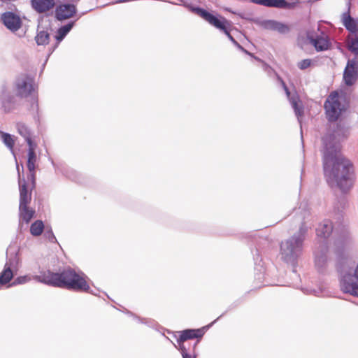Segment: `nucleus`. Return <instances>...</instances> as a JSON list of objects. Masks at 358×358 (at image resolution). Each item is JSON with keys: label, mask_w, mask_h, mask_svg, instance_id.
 Returning <instances> with one entry per match:
<instances>
[{"label": "nucleus", "mask_w": 358, "mask_h": 358, "mask_svg": "<svg viewBox=\"0 0 358 358\" xmlns=\"http://www.w3.org/2000/svg\"><path fill=\"white\" fill-rule=\"evenodd\" d=\"M334 138L329 135L323 138L324 145L323 166L327 182L336 184L343 192L350 189L352 186L350 171L352 169L350 162L341 153V147L334 143Z\"/></svg>", "instance_id": "1"}, {"label": "nucleus", "mask_w": 358, "mask_h": 358, "mask_svg": "<svg viewBox=\"0 0 358 358\" xmlns=\"http://www.w3.org/2000/svg\"><path fill=\"white\" fill-rule=\"evenodd\" d=\"M87 275L83 272H76L73 268L68 266L59 272L42 269L39 271V275H35L32 278L28 275L18 276L9 285V287L25 284L34 279L38 282L49 286L92 293L90 287L87 282Z\"/></svg>", "instance_id": "2"}, {"label": "nucleus", "mask_w": 358, "mask_h": 358, "mask_svg": "<svg viewBox=\"0 0 358 358\" xmlns=\"http://www.w3.org/2000/svg\"><path fill=\"white\" fill-rule=\"evenodd\" d=\"M13 90L15 96L12 95L7 90H3L2 93V106L6 112L10 111L15 106L16 97L23 99L31 95L35 90L34 78L27 73L20 74L13 83Z\"/></svg>", "instance_id": "3"}, {"label": "nucleus", "mask_w": 358, "mask_h": 358, "mask_svg": "<svg viewBox=\"0 0 358 358\" xmlns=\"http://www.w3.org/2000/svg\"><path fill=\"white\" fill-rule=\"evenodd\" d=\"M178 337L177 338V343L180 347L182 358H196V355H190L189 348H186V341L192 339H196V341L192 346L193 352L196 348L199 340L203 337L205 334V328H200L196 329H185L178 331Z\"/></svg>", "instance_id": "4"}, {"label": "nucleus", "mask_w": 358, "mask_h": 358, "mask_svg": "<svg viewBox=\"0 0 358 358\" xmlns=\"http://www.w3.org/2000/svg\"><path fill=\"white\" fill-rule=\"evenodd\" d=\"M178 337L177 338V343L180 347L182 358H196V355H190L189 348H186V341L192 339H196V341L192 346L193 352L196 348L199 340L203 337L205 334V328H200L196 329H185L178 331Z\"/></svg>", "instance_id": "5"}, {"label": "nucleus", "mask_w": 358, "mask_h": 358, "mask_svg": "<svg viewBox=\"0 0 358 358\" xmlns=\"http://www.w3.org/2000/svg\"><path fill=\"white\" fill-rule=\"evenodd\" d=\"M194 11L210 25L223 31L231 41H235L234 37L230 34L231 27V22L230 21L221 15H218L217 17L213 15L201 8H195Z\"/></svg>", "instance_id": "6"}, {"label": "nucleus", "mask_w": 358, "mask_h": 358, "mask_svg": "<svg viewBox=\"0 0 358 358\" xmlns=\"http://www.w3.org/2000/svg\"><path fill=\"white\" fill-rule=\"evenodd\" d=\"M303 238L301 235L294 236L289 240L282 242L280 254L286 262L294 261L301 252Z\"/></svg>", "instance_id": "7"}, {"label": "nucleus", "mask_w": 358, "mask_h": 358, "mask_svg": "<svg viewBox=\"0 0 358 358\" xmlns=\"http://www.w3.org/2000/svg\"><path fill=\"white\" fill-rule=\"evenodd\" d=\"M326 115L329 121H336L343 110L337 92H332L324 103Z\"/></svg>", "instance_id": "8"}, {"label": "nucleus", "mask_w": 358, "mask_h": 358, "mask_svg": "<svg viewBox=\"0 0 358 358\" xmlns=\"http://www.w3.org/2000/svg\"><path fill=\"white\" fill-rule=\"evenodd\" d=\"M1 23L13 33L18 31L22 26V20L20 15L13 11H6L1 14Z\"/></svg>", "instance_id": "9"}, {"label": "nucleus", "mask_w": 358, "mask_h": 358, "mask_svg": "<svg viewBox=\"0 0 358 358\" xmlns=\"http://www.w3.org/2000/svg\"><path fill=\"white\" fill-rule=\"evenodd\" d=\"M17 171L18 173V183H19V189H20V204L19 206L22 205H29L31 200V190H28V186L27 182L24 178H21L20 171L19 165L17 164Z\"/></svg>", "instance_id": "10"}, {"label": "nucleus", "mask_w": 358, "mask_h": 358, "mask_svg": "<svg viewBox=\"0 0 358 358\" xmlns=\"http://www.w3.org/2000/svg\"><path fill=\"white\" fill-rule=\"evenodd\" d=\"M55 17L58 21H64L73 17L77 9L74 4L62 3L58 5L55 8Z\"/></svg>", "instance_id": "11"}, {"label": "nucleus", "mask_w": 358, "mask_h": 358, "mask_svg": "<svg viewBox=\"0 0 358 358\" xmlns=\"http://www.w3.org/2000/svg\"><path fill=\"white\" fill-rule=\"evenodd\" d=\"M358 77V62L356 59L349 60L345 69L343 79L347 85H352Z\"/></svg>", "instance_id": "12"}, {"label": "nucleus", "mask_w": 358, "mask_h": 358, "mask_svg": "<svg viewBox=\"0 0 358 358\" xmlns=\"http://www.w3.org/2000/svg\"><path fill=\"white\" fill-rule=\"evenodd\" d=\"M308 39L310 43L313 45L318 52L327 50L330 46L328 36L324 34L317 36L308 35Z\"/></svg>", "instance_id": "13"}, {"label": "nucleus", "mask_w": 358, "mask_h": 358, "mask_svg": "<svg viewBox=\"0 0 358 358\" xmlns=\"http://www.w3.org/2000/svg\"><path fill=\"white\" fill-rule=\"evenodd\" d=\"M32 8L38 13H44L53 8L55 0H31Z\"/></svg>", "instance_id": "14"}, {"label": "nucleus", "mask_w": 358, "mask_h": 358, "mask_svg": "<svg viewBox=\"0 0 358 358\" xmlns=\"http://www.w3.org/2000/svg\"><path fill=\"white\" fill-rule=\"evenodd\" d=\"M29 205L19 206V228H22V222L28 224L34 217L35 210L29 208Z\"/></svg>", "instance_id": "15"}, {"label": "nucleus", "mask_w": 358, "mask_h": 358, "mask_svg": "<svg viewBox=\"0 0 358 358\" xmlns=\"http://www.w3.org/2000/svg\"><path fill=\"white\" fill-rule=\"evenodd\" d=\"M74 24H75V21H71V22H69L66 24L60 27L57 29V34L55 36V39L57 41V44L55 45L54 48L52 50L50 53H52L55 50V49L57 47L58 44L64 40V38L66 37V36L72 29Z\"/></svg>", "instance_id": "16"}, {"label": "nucleus", "mask_w": 358, "mask_h": 358, "mask_svg": "<svg viewBox=\"0 0 358 358\" xmlns=\"http://www.w3.org/2000/svg\"><path fill=\"white\" fill-rule=\"evenodd\" d=\"M256 3L267 7H275L279 8H290L293 4L287 2L285 0H255Z\"/></svg>", "instance_id": "17"}, {"label": "nucleus", "mask_w": 358, "mask_h": 358, "mask_svg": "<svg viewBox=\"0 0 358 358\" xmlns=\"http://www.w3.org/2000/svg\"><path fill=\"white\" fill-rule=\"evenodd\" d=\"M264 24L266 29L277 31L280 34H285L289 31L288 25L274 20L266 21Z\"/></svg>", "instance_id": "18"}, {"label": "nucleus", "mask_w": 358, "mask_h": 358, "mask_svg": "<svg viewBox=\"0 0 358 358\" xmlns=\"http://www.w3.org/2000/svg\"><path fill=\"white\" fill-rule=\"evenodd\" d=\"M343 23L352 35L358 34V27L355 20L350 16L349 12L343 14Z\"/></svg>", "instance_id": "19"}, {"label": "nucleus", "mask_w": 358, "mask_h": 358, "mask_svg": "<svg viewBox=\"0 0 358 358\" xmlns=\"http://www.w3.org/2000/svg\"><path fill=\"white\" fill-rule=\"evenodd\" d=\"M332 224L329 220H324L317 228V236L323 238H327L332 232Z\"/></svg>", "instance_id": "20"}, {"label": "nucleus", "mask_w": 358, "mask_h": 358, "mask_svg": "<svg viewBox=\"0 0 358 358\" xmlns=\"http://www.w3.org/2000/svg\"><path fill=\"white\" fill-rule=\"evenodd\" d=\"M50 33L48 30L41 29L38 27L37 34L35 36V41L38 45H45L49 43L50 41Z\"/></svg>", "instance_id": "21"}, {"label": "nucleus", "mask_w": 358, "mask_h": 358, "mask_svg": "<svg viewBox=\"0 0 358 358\" xmlns=\"http://www.w3.org/2000/svg\"><path fill=\"white\" fill-rule=\"evenodd\" d=\"M20 259L17 256V253L10 254L7 257V259L6 264L4 265L5 267H8V268L14 271H17L19 267Z\"/></svg>", "instance_id": "22"}, {"label": "nucleus", "mask_w": 358, "mask_h": 358, "mask_svg": "<svg viewBox=\"0 0 358 358\" xmlns=\"http://www.w3.org/2000/svg\"><path fill=\"white\" fill-rule=\"evenodd\" d=\"M14 271L8 267H3V271L0 273V285H5L13 279Z\"/></svg>", "instance_id": "23"}, {"label": "nucleus", "mask_w": 358, "mask_h": 358, "mask_svg": "<svg viewBox=\"0 0 358 358\" xmlns=\"http://www.w3.org/2000/svg\"><path fill=\"white\" fill-rule=\"evenodd\" d=\"M45 229V226L42 220H37L30 226V233L33 236H39Z\"/></svg>", "instance_id": "24"}, {"label": "nucleus", "mask_w": 358, "mask_h": 358, "mask_svg": "<svg viewBox=\"0 0 358 358\" xmlns=\"http://www.w3.org/2000/svg\"><path fill=\"white\" fill-rule=\"evenodd\" d=\"M1 137L4 145L11 151V152L14 155V145L15 140L13 136L8 133L1 132Z\"/></svg>", "instance_id": "25"}, {"label": "nucleus", "mask_w": 358, "mask_h": 358, "mask_svg": "<svg viewBox=\"0 0 358 358\" xmlns=\"http://www.w3.org/2000/svg\"><path fill=\"white\" fill-rule=\"evenodd\" d=\"M348 49L358 55V34L355 35H351L349 36L348 40Z\"/></svg>", "instance_id": "26"}, {"label": "nucleus", "mask_w": 358, "mask_h": 358, "mask_svg": "<svg viewBox=\"0 0 358 358\" xmlns=\"http://www.w3.org/2000/svg\"><path fill=\"white\" fill-rule=\"evenodd\" d=\"M37 162V156L36 152H27V167L29 171L36 169V163Z\"/></svg>", "instance_id": "27"}, {"label": "nucleus", "mask_w": 358, "mask_h": 358, "mask_svg": "<svg viewBox=\"0 0 358 358\" xmlns=\"http://www.w3.org/2000/svg\"><path fill=\"white\" fill-rule=\"evenodd\" d=\"M17 129L19 134L22 136L24 140H27L31 137V130L23 123H18L17 124Z\"/></svg>", "instance_id": "28"}, {"label": "nucleus", "mask_w": 358, "mask_h": 358, "mask_svg": "<svg viewBox=\"0 0 358 358\" xmlns=\"http://www.w3.org/2000/svg\"><path fill=\"white\" fill-rule=\"evenodd\" d=\"M326 257L323 255L322 249L317 251L315 255V264L318 267H322L326 262Z\"/></svg>", "instance_id": "29"}, {"label": "nucleus", "mask_w": 358, "mask_h": 358, "mask_svg": "<svg viewBox=\"0 0 358 358\" xmlns=\"http://www.w3.org/2000/svg\"><path fill=\"white\" fill-rule=\"evenodd\" d=\"M44 236H45V238L48 239L50 242H51V243L57 242V238H56L51 227H47L45 228Z\"/></svg>", "instance_id": "30"}, {"label": "nucleus", "mask_w": 358, "mask_h": 358, "mask_svg": "<svg viewBox=\"0 0 358 358\" xmlns=\"http://www.w3.org/2000/svg\"><path fill=\"white\" fill-rule=\"evenodd\" d=\"M312 64V60L310 59H303L297 64V66L301 70H305L310 67Z\"/></svg>", "instance_id": "31"}, {"label": "nucleus", "mask_w": 358, "mask_h": 358, "mask_svg": "<svg viewBox=\"0 0 358 358\" xmlns=\"http://www.w3.org/2000/svg\"><path fill=\"white\" fill-rule=\"evenodd\" d=\"M27 178L31 182V189L35 188L36 187V173L35 170L32 171H29V173L27 176Z\"/></svg>", "instance_id": "32"}, {"label": "nucleus", "mask_w": 358, "mask_h": 358, "mask_svg": "<svg viewBox=\"0 0 358 358\" xmlns=\"http://www.w3.org/2000/svg\"><path fill=\"white\" fill-rule=\"evenodd\" d=\"M25 141L27 142L29 147L27 152L32 151V152H36L35 150L36 148V144L32 141L31 137L25 140Z\"/></svg>", "instance_id": "33"}, {"label": "nucleus", "mask_w": 358, "mask_h": 358, "mask_svg": "<svg viewBox=\"0 0 358 358\" xmlns=\"http://www.w3.org/2000/svg\"><path fill=\"white\" fill-rule=\"evenodd\" d=\"M293 107L295 111V113L297 116H301L303 115V110L301 108L299 107L296 102L293 103Z\"/></svg>", "instance_id": "34"}, {"label": "nucleus", "mask_w": 358, "mask_h": 358, "mask_svg": "<svg viewBox=\"0 0 358 358\" xmlns=\"http://www.w3.org/2000/svg\"><path fill=\"white\" fill-rule=\"evenodd\" d=\"M279 80H280V82H281V83H282V85L283 86V88L286 91L287 94L289 95V90H288L286 84L285 83V82L281 78H279Z\"/></svg>", "instance_id": "35"}, {"label": "nucleus", "mask_w": 358, "mask_h": 358, "mask_svg": "<svg viewBox=\"0 0 358 358\" xmlns=\"http://www.w3.org/2000/svg\"><path fill=\"white\" fill-rule=\"evenodd\" d=\"M50 162H51V164H52V166H55V162H54L52 159H50Z\"/></svg>", "instance_id": "36"}, {"label": "nucleus", "mask_w": 358, "mask_h": 358, "mask_svg": "<svg viewBox=\"0 0 358 358\" xmlns=\"http://www.w3.org/2000/svg\"><path fill=\"white\" fill-rule=\"evenodd\" d=\"M186 348H189V349L191 350V346L190 345L188 346V345H186Z\"/></svg>", "instance_id": "37"}, {"label": "nucleus", "mask_w": 358, "mask_h": 358, "mask_svg": "<svg viewBox=\"0 0 358 358\" xmlns=\"http://www.w3.org/2000/svg\"><path fill=\"white\" fill-rule=\"evenodd\" d=\"M23 170H24V167H23V166L22 165V171H23Z\"/></svg>", "instance_id": "38"}]
</instances>
